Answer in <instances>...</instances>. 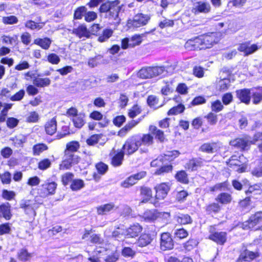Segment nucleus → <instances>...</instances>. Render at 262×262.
<instances>
[{"label":"nucleus","instance_id":"4be33fe9","mask_svg":"<svg viewBox=\"0 0 262 262\" xmlns=\"http://www.w3.org/2000/svg\"><path fill=\"white\" fill-rule=\"evenodd\" d=\"M259 256L258 252L246 251L240 255L237 262H248L254 259Z\"/></svg>","mask_w":262,"mask_h":262},{"label":"nucleus","instance_id":"c756f323","mask_svg":"<svg viewBox=\"0 0 262 262\" xmlns=\"http://www.w3.org/2000/svg\"><path fill=\"white\" fill-rule=\"evenodd\" d=\"M33 256V253H29L26 248L20 249L17 252L18 259L22 261L30 260Z\"/></svg>","mask_w":262,"mask_h":262},{"label":"nucleus","instance_id":"0eeeda50","mask_svg":"<svg viewBox=\"0 0 262 262\" xmlns=\"http://www.w3.org/2000/svg\"><path fill=\"white\" fill-rule=\"evenodd\" d=\"M57 185V184L54 182L47 181L38 189V194L39 196L43 198L53 195L55 192Z\"/></svg>","mask_w":262,"mask_h":262},{"label":"nucleus","instance_id":"c85d7f7f","mask_svg":"<svg viewBox=\"0 0 262 262\" xmlns=\"http://www.w3.org/2000/svg\"><path fill=\"white\" fill-rule=\"evenodd\" d=\"M10 208L11 206L9 203L3 204L0 206V213L6 220H9L12 216Z\"/></svg>","mask_w":262,"mask_h":262},{"label":"nucleus","instance_id":"69168bd1","mask_svg":"<svg viewBox=\"0 0 262 262\" xmlns=\"http://www.w3.org/2000/svg\"><path fill=\"white\" fill-rule=\"evenodd\" d=\"M220 210V206L217 203H212L206 207V211L209 213H216Z\"/></svg>","mask_w":262,"mask_h":262},{"label":"nucleus","instance_id":"4d7b16f0","mask_svg":"<svg viewBox=\"0 0 262 262\" xmlns=\"http://www.w3.org/2000/svg\"><path fill=\"white\" fill-rule=\"evenodd\" d=\"M176 179L183 183L188 182V178L186 173L184 171H180L176 176Z\"/></svg>","mask_w":262,"mask_h":262},{"label":"nucleus","instance_id":"8fccbe9b","mask_svg":"<svg viewBox=\"0 0 262 262\" xmlns=\"http://www.w3.org/2000/svg\"><path fill=\"white\" fill-rule=\"evenodd\" d=\"M113 34L111 29H105L103 31L102 34L98 37V41L102 42L106 41Z\"/></svg>","mask_w":262,"mask_h":262},{"label":"nucleus","instance_id":"680f3d73","mask_svg":"<svg viewBox=\"0 0 262 262\" xmlns=\"http://www.w3.org/2000/svg\"><path fill=\"white\" fill-rule=\"evenodd\" d=\"M101 137V135H93L86 140V143L89 145H94L98 142Z\"/></svg>","mask_w":262,"mask_h":262},{"label":"nucleus","instance_id":"f8f14e48","mask_svg":"<svg viewBox=\"0 0 262 262\" xmlns=\"http://www.w3.org/2000/svg\"><path fill=\"white\" fill-rule=\"evenodd\" d=\"M200 39L202 49L210 48L217 42L215 34L213 33L200 35Z\"/></svg>","mask_w":262,"mask_h":262},{"label":"nucleus","instance_id":"cd10ccee","mask_svg":"<svg viewBox=\"0 0 262 262\" xmlns=\"http://www.w3.org/2000/svg\"><path fill=\"white\" fill-rule=\"evenodd\" d=\"M251 97L254 104L259 103L262 101V87L251 89Z\"/></svg>","mask_w":262,"mask_h":262},{"label":"nucleus","instance_id":"79ce46f5","mask_svg":"<svg viewBox=\"0 0 262 262\" xmlns=\"http://www.w3.org/2000/svg\"><path fill=\"white\" fill-rule=\"evenodd\" d=\"M84 186L83 181L80 179H75L72 181L71 188L73 191H77L82 188Z\"/></svg>","mask_w":262,"mask_h":262},{"label":"nucleus","instance_id":"2eb2a0df","mask_svg":"<svg viewBox=\"0 0 262 262\" xmlns=\"http://www.w3.org/2000/svg\"><path fill=\"white\" fill-rule=\"evenodd\" d=\"M210 5L207 2H198L196 3L192 9V12L195 14L200 13H207L210 11Z\"/></svg>","mask_w":262,"mask_h":262},{"label":"nucleus","instance_id":"39448f33","mask_svg":"<svg viewBox=\"0 0 262 262\" xmlns=\"http://www.w3.org/2000/svg\"><path fill=\"white\" fill-rule=\"evenodd\" d=\"M141 140L140 137L137 135L128 138L122 147L123 153L127 155L134 153L141 146Z\"/></svg>","mask_w":262,"mask_h":262},{"label":"nucleus","instance_id":"f03ea898","mask_svg":"<svg viewBox=\"0 0 262 262\" xmlns=\"http://www.w3.org/2000/svg\"><path fill=\"white\" fill-rule=\"evenodd\" d=\"M258 141H262V133H257L254 136L253 141L248 136L242 138H237L231 140L230 145L242 150H248L251 144H254Z\"/></svg>","mask_w":262,"mask_h":262},{"label":"nucleus","instance_id":"6ab92c4d","mask_svg":"<svg viewBox=\"0 0 262 262\" xmlns=\"http://www.w3.org/2000/svg\"><path fill=\"white\" fill-rule=\"evenodd\" d=\"M110 155L112 157L111 164L113 166L118 167L122 164L124 155L123 151H120L116 153L115 151L113 150Z\"/></svg>","mask_w":262,"mask_h":262},{"label":"nucleus","instance_id":"b1692460","mask_svg":"<svg viewBox=\"0 0 262 262\" xmlns=\"http://www.w3.org/2000/svg\"><path fill=\"white\" fill-rule=\"evenodd\" d=\"M46 133L50 135H53L57 130V122L55 118L48 120L45 125Z\"/></svg>","mask_w":262,"mask_h":262},{"label":"nucleus","instance_id":"393cba45","mask_svg":"<svg viewBox=\"0 0 262 262\" xmlns=\"http://www.w3.org/2000/svg\"><path fill=\"white\" fill-rule=\"evenodd\" d=\"M115 208V204L112 202L103 204L96 208L97 213L99 215H105L114 210Z\"/></svg>","mask_w":262,"mask_h":262},{"label":"nucleus","instance_id":"9b49d317","mask_svg":"<svg viewBox=\"0 0 262 262\" xmlns=\"http://www.w3.org/2000/svg\"><path fill=\"white\" fill-rule=\"evenodd\" d=\"M150 19L149 15L139 13L134 17L133 20H129L128 24L134 27L139 28L146 25Z\"/></svg>","mask_w":262,"mask_h":262},{"label":"nucleus","instance_id":"f704fd0d","mask_svg":"<svg viewBox=\"0 0 262 262\" xmlns=\"http://www.w3.org/2000/svg\"><path fill=\"white\" fill-rule=\"evenodd\" d=\"M51 80L48 78H36L33 80V84L38 87H45L50 85Z\"/></svg>","mask_w":262,"mask_h":262},{"label":"nucleus","instance_id":"5701e85b","mask_svg":"<svg viewBox=\"0 0 262 262\" xmlns=\"http://www.w3.org/2000/svg\"><path fill=\"white\" fill-rule=\"evenodd\" d=\"M73 33L79 38H89L90 36V32L84 25H80L78 27L74 28Z\"/></svg>","mask_w":262,"mask_h":262},{"label":"nucleus","instance_id":"a211bd4d","mask_svg":"<svg viewBox=\"0 0 262 262\" xmlns=\"http://www.w3.org/2000/svg\"><path fill=\"white\" fill-rule=\"evenodd\" d=\"M237 98L242 102L247 104L250 101L251 96V90L244 89L237 90L236 92Z\"/></svg>","mask_w":262,"mask_h":262},{"label":"nucleus","instance_id":"338daca9","mask_svg":"<svg viewBox=\"0 0 262 262\" xmlns=\"http://www.w3.org/2000/svg\"><path fill=\"white\" fill-rule=\"evenodd\" d=\"M3 22L5 24H14L17 23V18L13 15L3 17L2 18Z\"/></svg>","mask_w":262,"mask_h":262},{"label":"nucleus","instance_id":"f257e3e1","mask_svg":"<svg viewBox=\"0 0 262 262\" xmlns=\"http://www.w3.org/2000/svg\"><path fill=\"white\" fill-rule=\"evenodd\" d=\"M120 2L116 0L113 2H108L102 4L99 8L101 13H107L109 19L114 20L116 23L120 22L119 13L121 9L119 5Z\"/></svg>","mask_w":262,"mask_h":262},{"label":"nucleus","instance_id":"a19ab883","mask_svg":"<svg viewBox=\"0 0 262 262\" xmlns=\"http://www.w3.org/2000/svg\"><path fill=\"white\" fill-rule=\"evenodd\" d=\"M204 118L210 125H215L217 122V115L213 112L209 113Z\"/></svg>","mask_w":262,"mask_h":262},{"label":"nucleus","instance_id":"7ed1b4c3","mask_svg":"<svg viewBox=\"0 0 262 262\" xmlns=\"http://www.w3.org/2000/svg\"><path fill=\"white\" fill-rule=\"evenodd\" d=\"M168 71V68L163 66L146 67L141 69L138 72V76L142 79L151 78L162 75L165 71Z\"/></svg>","mask_w":262,"mask_h":262},{"label":"nucleus","instance_id":"ea45409f","mask_svg":"<svg viewBox=\"0 0 262 262\" xmlns=\"http://www.w3.org/2000/svg\"><path fill=\"white\" fill-rule=\"evenodd\" d=\"M150 132L155 135L156 138L160 141H163L164 140V136L163 132L158 129L156 126L151 125L149 126Z\"/></svg>","mask_w":262,"mask_h":262},{"label":"nucleus","instance_id":"e2e57ef3","mask_svg":"<svg viewBox=\"0 0 262 262\" xmlns=\"http://www.w3.org/2000/svg\"><path fill=\"white\" fill-rule=\"evenodd\" d=\"M47 60L52 64H57L60 62V59L56 54L51 53L48 56Z\"/></svg>","mask_w":262,"mask_h":262},{"label":"nucleus","instance_id":"72a5a7b5","mask_svg":"<svg viewBox=\"0 0 262 262\" xmlns=\"http://www.w3.org/2000/svg\"><path fill=\"white\" fill-rule=\"evenodd\" d=\"M144 34H135L129 39V45L131 48L139 45L142 41Z\"/></svg>","mask_w":262,"mask_h":262},{"label":"nucleus","instance_id":"5fc2aeb1","mask_svg":"<svg viewBox=\"0 0 262 262\" xmlns=\"http://www.w3.org/2000/svg\"><path fill=\"white\" fill-rule=\"evenodd\" d=\"M185 109V107L182 104H179L177 106L173 107L172 108H171L168 112V115H177L179 113H181L184 111Z\"/></svg>","mask_w":262,"mask_h":262},{"label":"nucleus","instance_id":"4c0bfd02","mask_svg":"<svg viewBox=\"0 0 262 262\" xmlns=\"http://www.w3.org/2000/svg\"><path fill=\"white\" fill-rule=\"evenodd\" d=\"M2 40L3 43L15 46L17 43L18 37L17 35L12 36L3 35L2 36Z\"/></svg>","mask_w":262,"mask_h":262},{"label":"nucleus","instance_id":"473e14b6","mask_svg":"<svg viewBox=\"0 0 262 262\" xmlns=\"http://www.w3.org/2000/svg\"><path fill=\"white\" fill-rule=\"evenodd\" d=\"M85 116L83 114H79L78 115H76L73 118V122L74 126L78 128H81L85 124Z\"/></svg>","mask_w":262,"mask_h":262},{"label":"nucleus","instance_id":"20e7f679","mask_svg":"<svg viewBox=\"0 0 262 262\" xmlns=\"http://www.w3.org/2000/svg\"><path fill=\"white\" fill-rule=\"evenodd\" d=\"M261 223L262 212H257L243 224V228L245 230H262V225H259Z\"/></svg>","mask_w":262,"mask_h":262},{"label":"nucleus","instance_id":"bb28decb","mask_svg":"<svg viewBox=\"0 0 262 262\" xmlns=\"http://www.w3.org/2000/svg\"><path fill=\"white\" fill-rule=\"evenodd\" d=\"M52 40L48 37L38 38L34 40V43L40 46L44 50H48L52 43Z\"/></svg>","mask_w":262,"mask_h":262},{"label":"nucleus","instance_id":"3c124183","mask_svg":"<svg viewBox=\"0 0 262 262\" xmlns=\"http://www.w3.org/2000/svg\"><path fill=\"white\" fill-rule=\"evenodd\" d=\"M64 155H66V158L68 159V160L70 161V162L73 165L77 164L80 161V157L78 155L74 153L69 154V152H67V154Z\"/></svg>","mask_w":262,"mask_h":262},{"label":"nucleus","instance_id":"052dcab7","mask_svg":"<svg viewBox=\"0 0 262 262\" xmlns=\"http://www.w3.org/2000/svg\"><path fill=\"white\" fill-rule=\"evenodd\" d=\"M174 234L176 237L179 239L185 238L188 235L187 231L183 228L176 229L174 231Z\"/></svg>","mask_w":262,"mask_h":262},{"label":"nucleus","instance_id":"c03bdc74","mask_svg":"<svg viewBox=\"0 0 262 262\" xmlns=\"http://www.w3.org/2000/svg\"><path fill=\"white\" fill-rule=\"evenodd\" d=\"M43 24H38L32 20H28L25 23V27L32 30H39L43 27Z\"/></svg>","mask_w":262,"mask_h":262},{"label":"nucleus","instance_id":"09e8293b","mask_svg":"<svg viewBox=\"0 0 262 262\" xmlns=\"http://www.w3.org/2000/svg\"><path fill=\"white\" fill-rule=\"evenodd\" d=\"M261 185L258 184H255L249 187L248 189L246 191V194L248 195L253 193L256 194L260 193Z\"/></svg>","mask_w":262,"mask_h":262},{"label":"nucleus","instance_id":"7c9ffc66","mask_svg":"<svg viewBox=\"0 0 262 262\" xmlns=\"http://www.w3.org/2000/svg\"><path fill=\"white\" fill-rule=\"evenodd\" d=\"M140 121V120H139L138 121L132 120L119 132L118 135L120 137H124L126 135L127 132L138 124Z\"/></svg>","mask_w":262,"mask_h":262},{"label":"nucleus","instance_id":"de8ad7c7","mask_svg":"<svg viewBox=\"0 0 262 262\" xmlns=\"http://www.w3.org/2000/svg\"><path fill=\"white\" fill-rule=\"evenodd\" d=\"M47 149L48 146L45 144H38L33 146V154L34 155L38 156Z\"/></svg>","mask_w":262,"mask_h":262},{"label":"nucleus","instance_id":"9d476101","mask_svg":"<svg viewBox=\"0 0 262 262\" xmlns=\"http://www.w3.org/2000/svg\"><path fill=\"white\" fill-rule=\"evenodd\" d=\"M261 45L256 43L251 44L250 41L244 42L238 45L237 50L243 52L245 56L252 54L260 49Z\"/></svg>","mask_w":262,"mask_h":262},{"label":"nucleus","instance_id":"1a4fd4ad","mask_svg":"<svg viewBox=\"0 0 262 262\" xmlns=\"http://www.w3.org/2000/svg\"><path fill=\"white\" fill-rule=\"evenodd\" d=\"M39 204L35 200H22L20 203V207L24 209L26 214L34 217L36 210L38 208Z\"/></svg>","mask_w":262,"mask_h":262},{"label":"nucleus","instance_id":"49530a36","mask_svg":"<svg viewBox=\"0 0 262 262\" xmlns=\"http://www.w3.org/2000/svg\"><path fill=\"white\" fill-rule=\"evenodd\" d=\"M224 106L219 100L212 101L211 103V108L212 112L218 113L223 110Z\"/></svg>","mask_w":262,"mask_h":262},{"label":"nucleus","instance_id":"e433bc0d","mask_svg":"<svg viewBox=\"0 0 262 262\" xmlns=\"http://www.w3.org/2000/svg\"><path fill=\"white\" fill-rule=\"evenodd\" d=\"M79 148V144L78 142L72 141L68 143L67 144V148L64 151V154H73L74 152L76 151Z\"/></svg>","mask_w":262,"mask_h":262},{"label":"nucleus","instance_id":"ddd939ff","mask_svg":"<svg viewBox=\"0 0 262 262\" xmlns=\"http://www.w3.org/2000/svg\"><path fill=\"white\" fill-rule=\"evenodd\" d=\"M145 176L146 172L145 171H141L133 174L122 182L121 183V186L124 188H128L135 184L138 180L145 177Z\"/></svg>","mask_w":262,"mask_h":262},{"label":"nucleus","instance_id":"6e6d98bb","mask_svg":"<svg viewBox=\"0 0 262 262\" xmlns=\"http://www.w3.org/2000/svg\"><path fill=\"white\" fill-rule=\"evenodd\" d=\"M140 107L137 105H135L129 110L128 116L131 118H134L140 114Z\"/></svg>","mask_w":262,"mask_h":262},{"label":"nucleus","instance_id":"4468645a","mask_svg":"<svg viewBox=\"0 0 262 262\" xmlns=\"http://www.w3.org/2000/svg\"><path fill=\"white\" fill-rule=\"evenodd\" d=\"M161 249L163 250H170L173 248V242L168 233H163L161 235Z\"/></svg>","mask_w":262,"mask_h":262},{"label":"nucleus","instance_id":"a18cd8bd","mask_svg":"<svg viewBox=\"0 0 262 262\" xmlns=\"http://www.w3.org/2000/svg\"><path fill=\"white\" fill-rule=\"evenodd\" d=\"M177 221L181 224L185 225L190 223L192 221L189 215L181 214L177 216Z\"/></svg>","mask_w":262,"mask_h":262},{"label":"nucleus","instance_id":"412c9836","mask_svg":"<svg viewBox=\"0 0 262 262\" xmlns=\"http://www.w3.org/2000/svg\"><path fill=\"white\" fill-rule=\"evenodd\" d=\"M227 234L225 232H216L211 234L209 238L218 244L223 245L227 239Z\"/></svg>","mask_w":262,"mask_h":262},{"label":"nucleus","instance_id":"58836bf2","mask_svg":"<svg viewBox=\"0 0 262 262\" xmlns=\"http://www.w3.org/2000/svg\"><path fill=\"white\" fill-rule=\"evenodd\" d=\"M216 144L215 143H205L201 146L200 150L203 152L212 153L215 151L216 149Z\"/></svg>","mask_w":262,"mask_h":262},{"label":"nucleus","instance_id":"774afa93","mask_svg":"<svg viewBox=\"0 0 262 262\" xmlns=\"http://www.w3.org/2000/svg\"><path fill=\"white\" fill-rule=\"evenodd\" d=\"M174 25V21L173 20L165 18L161 21L159 24V26L161 29L164 28L172 27Z\"/></svg>","mask_w":262,"mask_h":262},{"label":"nucleus","instance_id":"bf43d9fd","mask_svg":"<svg viewBox=\"0 0 262 262\" xmlns=\"http://www.w3.org/2000/svg\"><path fill=\"white\" fill-rule=\"evenodd\" d=\"M141 193L142 195H144L146 198L144 199L142 202L148 201L152 196V191L150 189L144 187L142 188L141 190Z\"/></svg>","mask_w":262,"mask_h":262},{"label":"nucleus","instance_id":"2f4dec72","mask_svg":"<svg viewBox=\"0 0 262 262\" xmlns=\"http://www.w3.org/2000/svg\"><path fill=\"white\" fill-rule=\"evenodd\" d=\"M152 241L151 237L149 234L143 233L140 235L137 244L139 247H145L149 244Z\"/></svg>","mask_w":262,"mask_h":262},{"label":"nucleus","instance_id":"13d9d810","mask_svg":"<svg viewBox=\"0 0 262 262\" xmlns=\"http://www.w3.org/2000/svg\"><path fill=\"white\" fill-rule=\"evenodd\" d=\"M141 144H144L146 145H149L152 143L153 142V137L149 134H145L143 135L142 137H141Z\"/></svg>","mask_w":262,"mask_h":262},{"label":"nucleus","instance_id":"6e6552de","mask_svg":"<svg viewBox=\"0 0 262 262\" xmlns=\"http://www.w3.org/2000/svg\"><path fill=\"white\" fill-rule=\"evenodd\" d=\"M170 185L169 183H162L157 185L155 187L156 191L155 198L157 201L154 202L155 206H159L158 201L163 200L167 196L169 190Z\"/></svg>","mask_w":262,"mask_h":262},{"label":"nucleus","instance_id":"864d4df0","mask_svg":"<svg viewBox=\"0 0 262 262\" xmlns=\"http://www.w3.org/2000/svg\"><path fill=\"white\" fill-rule=\"evenodd\" d=\"M51 165V161L48 159H44L41 160L38 164V168L42 170L49 168Z\"/></svg>","mask_w":262,"mask_h":262},{"label":"nucleus","instance_id":"aec40b11","mask_svg":"<svg viewBox=\"0 0 262 262\" xmlns=\"http://www.w3.org/2000/svg\"><path fill=\"white\" fill-rule=\"evenodd\" d=\"M204 160L201 158H193L186 164V168L191 171L196 170L204 165Z\"/></svg>","mask_w":262,"mask_h":262},{"label":"nucleus","instance_id":"f3484780","mask_svg":"<svg viewBox=\"0 0 262 262\" xmlns=\"http://www.w3.org/2000/svg\"><path fill=\"white\" fill-rule=\"evenodd\" d=\"M200 36L188 40L185 44V48L188 50H202Z\"/></svg>","mask_w":262,"mask_h":262},{"label":"nucleus","instance_id":"a878e982","mask_svg":"<svg viewBox=\"0 0 262 262\" xmlns=\"http://www.w3.org/2000/svg\"><path fill=\"white\" fill-rule=\"evenodd\" d=\"M230 80L229 78L223 77L221 76L220 79L216 80V89L220 91L227 90L230 86Z\"/></svg>","mask_w":262,"mask_h":262},{"label":"nucleus","instance_id":"c9c22d12","mask_svg":"<svg viewBox=\"0 0 262 262\" xmlns=\"http://www.w3.org/2000/svg\"><path fill=\"white\" fill-rule=\"evenodd\" d=\"M232 200L231 195L227 193H222L219 194L216 200L223 204L229 203Z\"/></svg>","mask_w":262,"mask_h":262},{"label":"nucleus","instance_id":"dca6fc26","mask_svg":"<svg viewBox=\"0 0 262 262\" xmlns=\"http://www.w3.org/2000/svg\"><path fill=\"white\" fill-rule=\"evenodd\" d=\"M142 227L139 224H134L125 229L126 237L127 238H135L142 231Z\"/></svg>","mask_w":262,"mask_h":262},{"label":"nucleus","instance_id":"603ef678","mask_svg":"<svg viewBox=\"0 0 262 262\" xmlns=\"http://www.w3.org/2000/svg\"><path fill=\"white\" fill-rule=\"evenodd\" d=\"M180 154L178 150L167 151L165 154L164 158L165 160L172 161Z\"/></svg>","mask_w":262,"mask_h":262},{"label":"nucleus","instance_id":"423d86ee","mask_svg":"<svg viewBox=\"0 0 262 262\" xmlns=\"http://www.w3.org/2000/svg\"><path fill=\"white\" fill-rule=\"evenodd\" d=\"M245 162L246 160L243 155H233L229 159L228 165L238 172L242 173L245 172L247 168Z\"/></svg>","mask_w":262,"mask_h":262},{"label":"nucleus","instance_id":"37998d69","mask_svg":"<svg viewBox=\"0 0 262 262\" xmlns=\"http://www.w3.org/2000/svg\"><path fill=\"white\" fill-rule=\"evenodd\" d=\"M147 101L150 107L155 108H158L163 105V104H158V99L154 95L148 96Z\"/></svg>","mask_w":262,"mask_h":262},{"label":"nucleus","instance_id":"0e129e2a","mask_svg":"<svg viewBox=\"0 0 262 262\" xmlns=\"http://www.w3.org/2000/svg\"><path fill=\"white\" fill-rule=\"evenodd\" d=\"M143 218L146 222H150L155 220L156 216L151 211L147 210L144 213Z\"/></svg>","mask_w":262,"mask_h":262}]
</instances>
